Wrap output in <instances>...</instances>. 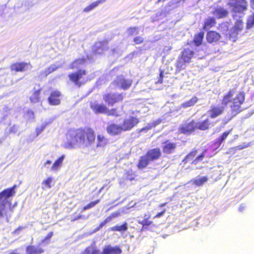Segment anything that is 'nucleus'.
<instances>
[{"label": "nucleus", "mask_w": 254, "mask_h": 254, "mask_svg": "<svg viewBox=\"0 0 254 254\" xmlns=\"http://www.w3.org/2000/svg\"><path fill=\"white\" fill-rule=\"evenodd\" d=\"M9 254H20L17 253H15L14 252H12L10 253Z\"/></svg>", "instance_id": "69168bd1"}, {"label": "nucleus", "mask_w": 254, "mask_h": 254, "mask_svg": "<svg viewBox=\"0 0 254 254\" xmlns=\"http://www.w3.org/2000/svg\"><path fill=\"white\" fill-rule=\"evenodd\" d=\"M197 151V149L193 148L185 156L183 160V162L184 164L190 163L191 164L196 165L198 162H201L205 156L204 152L201 153L199 155L195 157Z\"/></svg>", "instance_id": "6e6552de"}, {"label": "nucleus", "mask_w": 254, "mask_h": 254, "mask_svg": "<svg viewBox=\"0 0 254 254\" xmlns=\"http://www.w3.org/2000/svg\"><path fill=\"white\" fill-rule=\"evenodd\" d=\"M227 5L231 8V12L234 13H242L248 6L246 0H228Z\"/></svg>", "instance_id": "0eeeda50"}, {"label": "nucleus", "mask_w": 254, "mask_h": 254, "mask_svg": "<svg viewBox=\"0 0 254 254\" xmlns=\"http://www.w3.org/2000/svg\"><path fill=\"white\" fill-rule=\"evenodd\" d=\"M31 113L32 114V115L34 114L33 112L31 111Z\"/></svg>", "instance_id": "774afa93"}, {"label": "nucleus", "mask_w": 254, "mask_h": 254, "mask_svg": "<svg viewBox=\"0 0 254 254\" xmlns=\"http://www.w3.org/2000/svg\"><path fill=\"white\" fill-rule=\"evenodd\" d=\"M124 98L123 93L109 92L103 95V99L109 106H113L115 104L121 102Z\"/></svg>", "instance_id": "1a4fd4ad"}, {"label": "nucleus", "mask_w": 254, "mask_h": 254, "mask_svg": "<svg viewBox=\"0 0 254 254\" xmlns=\"http://www.w3.org/2000/svg\"><path fill=\"white\" fill-rule=\"evenodd\" d=\"M254 26V13L250 15L247 21V28L249 29Z\"/></svg>", "instance_id": "c03bdc74"}, {"label": "nucleus", "mask_w": 254, "mask_h": 254, "mask_svg": "<svg viewBox=\"0 0 254 254\" xmlns=\"http://www.w3.org/2000/svg\"><path fill=\"white\" fill-rule=\"evenodd\" d=\"M66 136L68 140L64 143V147L65 149H72L76 145L85 147L90 146L94 143L96 135L92 128L85 127L69 129Z\"/></svg>", "instance_id": "f257e3e1"}, {"label": "nucleus", "mask_w": 254, "mask_h": 254, "mask_svg": "<svg viewBox=\"0 0 254 254\" xmlns=\"http://www.w3.org/2000/svg\"><path fill=\"white\" fill-rule=\"evenodd\" d=\"M221 38L219 33L215 31H209L207 33L206 38L209 43L218 42Z\"/></svg>", "instance_id": "4be33fe9"}, {"label": "nucleus", "mask_w": 254, "mask_h": 254, "mask_svg": "<svg viewBox=\"0 0 254 254\" xmlns=\"http://www.w3.org/2000/svg\"><path fill=\"white\" fill-rule=\"evenodd\" d=\"M145 155L150 162L154 161L160 158L161 156V152L159 148L156 147L148 150Z\"/></svg>", "instance_id": "2eb2a0df"}, {"label": "nucleus", "mask_w": 254, "mask_h": 254, "mask_svg": "<svg viewBox=\"0 0 254 254\" xmlns=\"http://www.w3.org/2000/svg\"><path fill=\"white\" fill-rule=\"evenodd\" d=\"M102 254H112L111 251L106 246L102 251Z\"/></svg>", "instance_id": "4d7b16f0"}, {"label": "nucleus", "mask_w": 254, "mask_h": 254, "mask_svg": "<svg viewBox=\"0 0 254 254\" xmlns=\"http://www.w3.org/2000/svg\"><path fill=\"white\" fill-rule=\"evenodd\" d=\"M159 70H160V73H159V77L158 78V79L155 82V83L157 84H162L163 81L164 71L161 69Z\"/></svg>", "instance_id": "8fccbe9b"}, {"label": "nucleus", "mask_w": 254, "mask_h": 254, "mask_svg": "<svg viewBox=\"0 0 254 254\" xmlns=\"http://www.w3.org/2000/svg\"><path fill=\"white\" fill-rule=\"evenodd\" d=\"M23 229V227L22 226H19L18 228H17L15 231H14V234H16L19 230H21Z\"/></svg>", "instance_id": "bf43d9fd"}, {"label": "nucleus", "mask_w": 254, "mask_h": 254, "mask_svg": "<svg viewBox=\"0 0 254 254\" xmlns=\"http://www.w3.org/2000/svg\"><path fill=\"white\" fill-rule=\"evenodd\" d=\"M105 114H106L108 116H119L117 108H113L111 109V110H109L108 108H107V111L106 112Z\"/></svg>", "instance_id": "49530a36"}, {"label": "nucleus", "mask_w": 254, "mask_h": 254, "mask_svg": "<svg viewBox=\"0 0 254 254\" xmlns=\"http://www.w3.org/2000/svg\"><path fill=\"white\" fill-rule=\"evenodd\" d=\"M239 33V32L234 30V29L232 28L229 33V39L233 42L236 41Z\"/></svg>", "instance_id": "a18cd8bd"}, {"label": "nucleus", "mask_w": 254, "mask_h": 254, "mask_svg": "<svg viewBox=\"0 0 254 254\" xmlns=\"http://www.w3.org/2000/svg\"><path fill=\"white\" fill-rule=\"evenodd\" d=\"M236 91V88L230 89L222 98V105L227 106L229 103H230V111L227 115L228 121H230L244 110L242 106L245 101V94L244 92H239L232 98Z\"/></svg>", "instance_id": "f03ea898"}, {"label": "nucleus", "mask_w": 254, "mask_h": 254, "mask_svg": "<svg viewBox=\"0 0 254 254\" xmlns=\"http://www.w3.org/2000/svg\"><path fill=\"white\" fill-rule=\"evenodd\" d=\"M165 205V203L162 204L160 205V206H163Z\"/></svg>", "instance_id": "338daca9"}, {"label": "nucleus", "mask_w": 254, "mask_h": 254, "mask_svg": "<svg viewBox=\"0 0 254 254\" xmlns=\"http://www.w3.org/2000/svg\"><path fill=\"white\" fill-rule=\"evenodd\" d=\"M150 161L147 158L146 156L143 155L139 157L138 162L137 164V167L138 169L142 170L145 168L149 163Z\"/></svg>", "instance_id": "393cba45"}, {"label": "nucleus", "mask_w": 254, "mask_h": 254, "mask_svg": "<svg viewBox=\"0 0 254 254\" xmlns=\"http://www.w3.org/2000/svg\"><path fill=\"white\" fill-rule=\"evenodd\" d=\"M41 244L39 243L38 246L29 245L26 248L27 254H41L44 252V250L41 246Z\"/></svg>", "instance_id": "f3484780"}, {"label": "nucleus", "mask_w": 254, "mask_h": 254, "mask_svg": "<svg viewBox=\"0 0 254 254\" xmlns=\"http://www.w3.org/2000/svg\"><path fill=\"white\" fill-rule=\"evenodd\" d=\"M196 129V123L192 120L190 122H185L182 124L179 127V131L181 133L190 134Z\"/></svg>", "instance_id": "9d476101"}, {"label": "nucleus", "mask_w": 254, "mask_h": 254, "mask_svg": "<svg viewBox=\"0 0 254 254\" xmlns=\"http://www.w3.org/2000/svg\"><path fill=\"white\" fill-rule=\"evenodd\" d=\"M208 180V178L207 176H203L199 178L191 180L190 182L193 185L197 187H200L207 182Z\"/></svg>", "instance_id": "c756f323"}, {"label": "nucleus", "mask_w": 254, "mask_h": 254, "mask_svg": "<svg viewBox=\"0 0 254 254\" xmlns=\"http://www.w3.org/2000/svg\"><path fill=\"white\" fill-rule=\"evenodd\" d=\"M80 254H101V253L99 250L94 248L90 249L89 247H88Z\"/></svg>", "instance_id": "e433bc0d"}, {"label": "nucleus", "mask_w": 254, "mask_h": 254, "mask_svg": "<svg viewBox=\"0 0 254 254\" xmlns=\"http://www.w3.org/2000/svg\"><path fill=\"white\" fill-rule=\"evenodd\" d=\"M128 36H131L138 33V28L136 27H129L127 29Z\"/></svg>", "instance_id": "37998d69"}, {"label": "nucleus", "mask_w": 254, "mask_h": 254, "mask_svg": "<svg viewBox=\"0 0 254 254\" xmlns=\"http://www.w3.org/2000/svg\"><path fill=\"white\" fill-rule=\"evenodd\" d=\"M212 125V123L208 118L196 123V128L201 130L208 129Z\"/></svg>", "instance_id": "5701e85b"}, {"label": "nucleus", "mask_w": 254, "mask_h": 254, "mask_svg": "<svg viewBox=\"0 0 254 254\" xmlns=\"http://www.w3.org/2000/svg\"><path fill=\"white\" fill-rule=\"evenodd\" d=\"M51 161L50 160H47L44 164V165L46 166L48 164H51Z\"/></svg>", "instance_id": "e2e57ef3"}, {"label": "nucleus", "mask_w": 254, "mask_h": 254, "mask_svg": "<svg viewBox=\"0 0 254 254\" xmlns=\"http://www.w3.org/2000/svg\"><path fill=\"white\" fill-rule=\"evenodd\" d=\"M216 24V21L213 17H209L206 18L203 25V29L207 30L214 27Z\"/></svg>", "instance_id": "a878e982"}, {"label": "nucleus", "mask_w": 254, "mask_h": 254, "mask_svg": "<svg viewBox=\"0 0 254 254\" xmlns=\"http://www.w3.org/2000/svg\"><path fill=\"white\" fill-rule=\"evenodd\" d=\"M128 229L127 224L126 222H124L121 226L115 225L110 228V230L113 232H125Z\"/></svg>", "instance_id": "7c9ffc66"}, {"label": "nucleus", "mask_w": 254, "mask_h": 254, "mask_svg": "<svg viewBox=\"0 0 254 254\" xmlns=\"http://www.w3.org/2000/svg\"><path fill=\"white\" fill-rule=\"evenodd\" d=\"M45 126H41L40 127H38V128H36V133H37V134L38 135L39 134H40L42 131H43V130L45 129Z\"/></svg>", "instance_id": "5fc2aeb1"}, {"label": "nucleus", "mask_w": 254, "mask_h": 254, "mask_svg": "<svg viewBox=\"0 0 254 254\" xmlns=\"http://www.w3.org/2000/svg\"><path fill=\"white\" fill-rule=\"evenodd\" d=\"M106 0H98L85 7L83 11L84 12H88L96 7L99 4L104 2Z\"/></svg>", "instance_id": "473e14b6"}, {"label": "nucleus", "mask_w": 254, "mask_h": 254, "mask_svg": "<svg viewBox=\"0 0 254 254\" xmlns=\"http://www.w3.org/2000/svg\"><path fill=\"white\" fill-rule=\"evenodd\" d=\"M87 74V71L84 69H79L75 71L69 73L67 76L69 81L77 87H80L84 85L87 80L84 79V76Z\"/></svg>", "instance_id": "20e7f679"}, {"label": "nucleus", "mask_w": 254, "mask_h": 254, "mask_svg": "<svg viewBox=\"0 0 254 254\" xmlns=\"http://www.w3.org/2000/svg\"><path fill=\"white\" fill-rule=\"evenodd\" d=\"M118 82H120L121 84V88L124 90L128 89L132 84L131 80L126 79L125 78H120Z\"/></svg>", "instance_id": "72a5a7b5"}, {"label": "nucleus", "mask_w": 254, "mask_h": 254, "mask_svg": "<svg viewBox=\"0 0 254 254\" xmlns=\"http://www.w3.org/2000/svg\"><path fill=\"white\" fill-rule=\"evenodd\" d=\"M64 158V155H62L61 156L56 159L51 167V170L57 171L61 168V167L62 166V164Z\"/></svg>", "instance_id": "cd10ccee"}, {"label": "nucleus", "mask_w": 254, "mask_h": 254, "mask_svg": "<svg viewBox=\"0 0 254 254\" xmlns=\"http://www.w3.org/2000/svg\"><path fill=\"white\" fill-rule=\"evenodd\" d=\"M106 186V185H104L103 186H102L96 193L92 197L91 199H93L95 196V195L96 196H98V195L100 194V193L102 191V190L104 189V188H105V187Z\"/></svg>", "instance_id": "6e6d98bb"}, {"label": "nucleus", "mask_w": 254, "mask_h": 254, "mask_svg": "<svg viewBox=\"0 0 254 254\" xmlns=\"http://www.w3.org/2000/svg\"><path fill=\"white\" fill-rule=\"evenodd\" d=\"M165 212V210L164 209L162 211H161V212H159V213H157L155 216H154L153 217V218H156L160 217L161 216H162L164 214Z\"/></svg>", "instance_id": "13d9d810"}, {"label": "nucleus", "mask_w": 254, "mask_h": 254, "mask_svg": "<svg viewBox=\"0 0 254 254\" xmlns=\"http://www.w3.org/2000/svg\"><path fill=\"white\" fill-rule=\"evenodd\" d=\"M246 146H242V145H239L237 146V148L238 149H242L245 148Z\"/></svg>", "instance_id": "680f3d73"}, {"label": "nucleus", "mask_w": 254, "mask_h": 254, "mask_svg": "<svg viewBox=\"0 0 254 254\" xmlns=\"http://www.w3.org/2000/svg\"><path fill=\"white\" fill-rule=\"evenodd\" d=\"M16 187V185H14L12 187L5 189L0 192V217L7 216L6 206L7 205L10 207L11 205V201L8 198L15 194V189Z\"/></svg>", "instance_id": "7ed1b4c3"}, {"label": "nucleus", "mask_w": 254, "mask_h": 254, "mask_svg": "<svg viewBox=\"0 0 254 254\" xmlns=\"http://www.w3.org/2000/svg\"><path fill=\"white\" fill-rule=\"evenodd\" d=\"M251 3L252 7L254 9V0H251Z\"/></svg>", "instance_id": "0e129e2a"}, {"label": "nucleus", "mask_w": 254, "mask_h": 254, "mask_svg": "<svg viewBox=\"0 0 254 254\" xmlns=\"http://www.w3.org/2000/svg\"><path fill=\"white\" fill-rule=\"evenodd\" d=\"M226 106L222 104L221 106L213 105L208 111L209 117L211 119L216 118L222 115L226 109Z\"/></svg>", "instance_id": "4468645a"}, {"label": "nucleus", "mask_w": 254, "mask_h": 254, "mask_svg": "<svg viewBox=\"0 0 254 254\" xmlns=\"http://www.w3.org/2000/svg\"><path fill=\"white\" fill-rule=\"evenodd\" d=\"M107 247L111 251L112 254H121L122 253L121 249L118 246H116L114 247L110 245L107 246Z\"/></svg>", "instance_id": "a19ab883"}, {"label": "nucleus", "mask_w": 254, "mask_h": 254, "mask_svg": "<svg viewBox=\"0 0 254 254\" xmlns=\"http://www.w3.org/2000/svg\"><path fill=\"white\" fill-rule=\"evenodd\" d=\"M144 40L141 36H136L133 38V42L135 44H141L143 43Z\"/></svg>", "instance_id": "3c124183"}, {"label": "nucleus", "mask_w": 254, "mask_h": 254, "mask_svg": "<svg viewBox=\"0 0 254 254\" xmlns=\"http://www.w3.org/2000/svg\"><path fill=\"white\" fill-rule=\"evenodd\" d=\"M151 129V126H149V127H143L141 129H140V131H143V130H149V129Z\"/></svg>", "instance_id": "052dcab7"}, {"label": "nucleus", "mask_w": 254, "mask_h": 254, "mask_svg": "<svg viewBox=\"0 0 254 254\" xmlns=\"http://www.w3.org/2000/svg\"><path fill=\"white\" fill-rule=\"evenodd\" d=\"M243 24L244 22L242 20H237L235 22L234 25L232 28L234 29V30L240 32L243 29Z\"/></svg>", "instance_id": "c9c22d12"}, {"label": "nucleus", "mask_w": 254, "mask_h": 254, "mask_svg": "<svg viewBox=\"0 0 254 254\" xmlns=\"http://www.w3.org/2000/svg\"><path fill=\"white\" fill-rule=\"evenodd\" d=\"M163 144L162 151L164 154H170L173 153L177 147L176 143L170 142L169 140H166L163 142Z\"/></svg>", "instance_id": "dca6fc26"}, {"label": "nucleus", "mask_w": 254, "mask_h": 254, "mask_svg": "<svg viewBox=\"0 0 254 254\" xmlns=\"http://www.w3.org/2000/svg\"><path fill=\"white\" fill-rule=\"evenodd\" d=\"M58 68V67L55 64H52L42 71L41 74H43L45 77H46L47 75L55 71Z\"/></svg>", "instance_id": "f704fd0d"}, {"label": "nucleus", "mask_w": 254, "mask_h": 254, "mask_svg": "<svg viewBox=\"0 0 254 254\" xmlns=\"http://www.w3.org/2000/svg\"><path fill=\"white\" fill-rule=\"evenodd\" d=\"M231 131L232 129L224 132L217 139L215 140L213 142L212 146L214 149L218 148L221 146L223 142L227 138L229 134L231 132Z\"/></svg>", "instance_id": "6ab92c4d"}, {"label": "nucleus", "mask_w": 254, "mask_h": 254, "mask_svg": "<svg viewBox=\"0 0 254 254\" xmlns=\"http://www.w3.org/2000/svg\"><path fill=\"white\" fill-rule=\"evenodd\" d=\"M139 121L138 118L134 116H130L128 118L124 119L121 127L123 131H128L135 127Z\"/></svg>", "instance_id": "9b49d317"}, {"label": "nucleus", "mask_w": 254, "mask_h": 254, "mask_svg": "<svg viewBox=\"0 0 254 254\" xmlns=\"http://www.w3.org/2000/svg\"><path fill=\"white\" fill-rule=\"evenodd\" d=\"M198 98L196 96H193L190 100L185 101L181 105V107L186 108L194 106L197 102Z\"/></svg>", "instance_id": "2f4dec72"}, {"label": "nucleus", "mask_w": 254, "mask_h": 254, "mask_svg": "<svg viewBox=\"0 0 254 254\" xmlns=\"http://www.w3.org/2000/svg\"><path fill=\"white\" fill-rule=\"evenodd\" d=\"M62 94L58 89L53 90L48 98L49 104L52 106H57L61 104Z\"/></svg>", "instance_id": "ddd939ff"}, {"label": "nucleus", "mask_w": 254, "mask_h": 254, "mask_svg": "<svg viewBox=\"0 0 254 254\" xmlns=\"http://www.w3.org/2000/svg\"><path fill=\"white\" fill-rule=\"evenodd\" d=\"M194 55V53L192 50L189 48L184 49L176 62V67L177 68L180 70L184 69V66L187 64L191 62Z\"/></svg>", "instance_id": "39448f33"}, {"label": "nucleus", "mask_w": 254, "mask_h": 254, "mask_svg": "<svg viewBox=\"0 0 254 254\" xmlns=\"http://www.w3.org/2000/svg\"><path fill=\"white\" fill-rule=\"evenodd\" d=\"M98 146H104L107 143V139L102 135H97Z\"/></svg>", "instance_id": "79ce46f5"}, {"label": "nucleus", "mask_w": 254, "mask_h": 254, "mask_svg": "<svg viewBox=\"0 0 254 254\" xmlns=\"http://www.w3.org/2000/svg\"><path fill=\"white\" fill-rule=\"evenodd\" d=\"M204 35V33L202 31L194 35L192 42L196 46L198 47L202 44Z\"/></svg>", "instance_id": "bb28decb"}, {"label": "nucleus", "mask_w": 254, "mask_h": 254, "mask_svg": "<svg viewBox=\"0 0 254 254\" xmlns=\"http://www.w3.org/2000/svg\"><path fill=\"white\" fill-rule=\"evenodd\" d=\"M139 223L142 225V230L146 229L149 226L153 223L152 221L148 220V218L144 219L141 221H139Z\"/></svg>", "instance_id": "ea45409f"}, {"label": "nucleus", "mask_w": 254, "mask_h": 254, "mask_svg": "<svg viewBox=\"0 0 254 254\" xmlns=\"http://www.w3.org/2000/svg\"><path fill=\"white\" fill-rule=\"evenodd\" d=\"M41 89H39L34 91L32 95L30 97V101L32 103H36L40 101V94H41Z\"/></svg>", "instance_id": "c85d7f7f"}, {"label": "nucleus", "mask_w": 254, "mask_h": 254, "mask_svg": "<svg viewBox=\"0 0 254 254\" xmlns=\"http://www.w3.org/2000/svg\"><path fill=\"white\" fill-rule=\"evenodd\" d=\"M31 67L32 65L30 62H16L10 65V69L12 72H22L27 70L28 68H30Z\"/></svg>", "instance_id": "f8f14e48"}, {"label": "nucleus", "mask_w": 254, "mask_h": 254, "mask_svg": "<svg viewBox=\"0 0 254 254\" xmlns=\"http://www.w3.org/2000/svg\"><path fill=\"white\" fill-rule=\"evenodd\" d=\"M90 108L95 114H105L107 111V106L97 103H91Z\"/></svg>", "instance_id": "aec40b11"}, {"label": "nucleus", "mask_w": 254, "mask_h": 254, "mask_svg": "<svg viewBox=\"0 0 254 254\" xmlns=\"http://www.w3.org/2000/svg\"><path fill=\"white\" fill-rule=\"evenodd\" d=\"M120 215V212L119 211L114 212L112 213L109 217L113 220V219L118 217Z\"/></svg>", "instance_id": "864d4df0"}, {"label": "nucleus", "mask_w": 254, "mask_h": 254, "mask_svg": "<svg viewBox=\"0 0 254 254\" xmlns=\"http://www.w3.org/2000/svg\"><path fill=\"white\" fill-rule=\"evenodd\" d=\"M54 235V233L53 232H49L46 236L41 240V244L45 243V244H49L51 241V239Z\"/></svg>", "instance_id": "de8ad7c7"}, {"label": "nucleus", "mask_w": 254, "mask_h": 254, "mask_svg": "<svg viewBox=\"0 0 254 254\" xmlns=\"http://www.w3.org/2000/svg\"><path fill=\"white\" fill-rule=\"evenodd\" d=\"M100 201V199H97L94 201H92L90 202L89 203L85 205L82 208V211H85L87 209H89L95 206L98 203H99Z\"/></svg>", "instance_id": "58836bf2"}, {"label": "nucleus", "mask_w": 254, "mask_h": 254, "mask_svg": "<svg viewBox=\"0 0 254 254\" xmlns=\"http://www.w3.org/2000/svg\"><path fill=\"white\" fill-rule=\"evenodd\" d=\"M107 131L110 135H116L122 133L123 131L121 125L112 124L107 126Z\"/></svg>", "instance_id": "a211bd4d"}, {"label": "nucleus", "mask_w": 254, "mask_h": 254, "mask_svg": "<svg viewBox=\"0 0 254 254\" xmlns=\"http://www.w3.org/2000/svg\"><path fill=\"white\" fill-rule=\"evenodd\" d=\"M112 220L109 217H107L105 220L101 222L99 226L96 228L97 231L100 230L104 226H105L108 223L112 221Z\"/></svg>", "instance_id": "09e8293b"}, {"label": "nucleus", "mask_w": 254, "mask_h": 254, "mask_svg": "<svg viewBox=\"0 0 254 254\" xmlns=\"http://www.w3.org/2000/svg\"><path fill=\"white\" fill-rule=\"evenodd\" d=\"M212 13L217 18L220 19L226 17L228 15L229 12L226 9L222 7H218L215 8Z\"/></svg>", "instance_id": "b1692460"}, {"label": "nucleus", "mask_w": 254, "mask_h": 254, "mask_svg": "<svg viewBox=\"0 0 254 254\" xmlns=\"http://www.w3.org/2000/svg\"><path fill=\"white\" fill-rule=\"evenodd\" d=\"M53 181V178L52 177H48L46 180H44L42 185L44 186L42 187V189L45 190L46 189H50L51 188L52 185L51 184Z\"/></svg>", "instance_id": "4c0bfd02"}, {"label": "nucleus", "mask_w": 254, "mask_h": 254, "mask_svg": "<svg viewBox=\"0 0 254 254\" xmlns=\"http://www.w3.org/2000/svg\"><path fill=\"white\" fill-rule=\"evenodd\" d=\"M127 179L129 181H132L134 179V175L132 173V171H130V173L129 171L126 172Z\"/></svg>", "instance_id": "603ef678"}, {"label": "nucleus", "mask_w": 254, "mask_h": 254, "mask_svg": "<svg viewBox=\"0 0 254 254\" xmlns=\"http://www.w3.org/2000/svg\"><path fill=\"white\" fill-rule=\"evenodd\" d=\"M86 63V59L84 58L76 59L70 64L69 68L71 70L78 69Z\"/></svg>", "instance_id": "412c9836"}, {"label": "nucleus", "mask_w": 254, "mask_h": 254, "mask_svg": "<svg viewBox=\"0 0 254 254\" xmlns=\"http://www.w3.org/2000/svg\"><path fill=\"white\" fill-rule=\"evenodd\" d=\"M109 49V41L107 39H104L94 42L91 47V52L94 56H102Z\"/></svg>", "instance_id": "423d86ee"}]
</instances>
